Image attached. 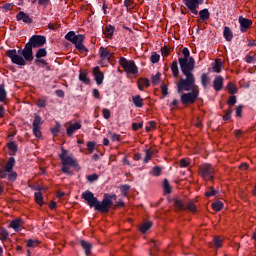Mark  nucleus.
<instances>
[{
    "instance_id": "obj_9",
    "label": "nucleus",
    "mask_w": 256,
    "mask_h": 256,
    "mask_svg": "<svg viewBox=\"0 0 256 256\" xmlns=\"http://www.w3.org/2000/svg\"><path fill=\"white\" fill-rule=\"evenodd\" d=\"M6 55L9 57V59H11L12 63H15V65H26V62L22 56L23 54H20L19 50H8Z\"/></svg>"
},
{
    "instance_id": "obj_64",
    "label": "nucleus",
    "mask_w": 256,
    "mask_h": 256,
    "mask_svg": "<svg viewBox=\"0 0 256 256\" xmlns=\"http://www.w3.org/2000/svg\"><path fill=\"white\" fill-rule=\"evenodd\" d=\"M45 105H47V102H45V100L39 99V100L37 101V106H38V107H45Z\"/></svg>"
},
{
    "instance_id": "obj_58",
    "label": "nucleus",
    "mask_w": 256,
    "mask_h": 256,
    "mask_svg": "<svg viewBox=\"0 0 256 256\" xmlns=\"http://www.w3.org/2000/svg\"><path fill=\"white\" fill-rule=\"evenodd\" d=\"M121 191H122V195L126 196L128 191H129V186L127 185H124V186H121Z\"/></svg>"
},
{
    "instance_id": "obj_43",
    "label": "nucleus",
    "mask_w": 256,
    "mask_h": 256,
    "mask_svg": "<svg viewBox=\"0 0 256 256\" xmlns=\"http://www.w3.org/2000/svg\"><path fill=\"white\" fill-rule=\"evenodd\" d=\"M61 130V124H59V122L56 123V126H54L51 131H52V135H57V133H59V131Z\"/></svg>"
},
{
    "instance_id": "obj_48",
    "label": "nucleus",
    "mask_w": 256,
    "mask_h": 256,
    "mask_svg": "<svg viewBox=\"0 0 256 256\" xmlns=\"http://www.w3.org/2000/svg\"><path fill=\"white\" fill-rule=\"evenodd\" d=\"M152 175L159 177V175H161V168H159V166L154 167L152 170Z\"/></svg>"
},
{
    "instance_id": "obj_46",
    "label": "nucleus",
    "mask_w": 256,
    "mask_h": 256,
    "mask_svg": "<svg viewBox=\"0 0 256 256\" xmlns=\"http://www.w3.org/2000/svg\"><path fill=\"white\" fill-rule=\"evenodd\" d=\"M111 141H121V135L117 133L110 134Z\"/></svg>"
},
{
    "instance_id": "obj_52",
    "label": "nucleus",
    "mask_w": 256,
    "mask_h": 256,
    "mask_svg": "<svg viewBox=\"0 0 256 256\" xmlns=\"http://www.w3.org/2000/svg\"><path fill=\"white\" fill-rule=\"evenodd\" d=\"M102 114L104 119H109V117H111V111H109V109H103Z\"/></svg>"
},
{
    "instance_id": "obj_41",
    "label": "nucleus",
    "mask_w": 256,
    "mask_h": 256,
    "mask_svg": "<svg viewBox=\"0 0 256 256\" xmlns=\"http://www.w3.org/2000/svg\"><path fill=\"white\" fill-rule=\"evenodd\" d=\"M164 193H171V186L169 185V181L167 179L164 180Z\"/></svg>"
},
{
    "instance_id": "obj_26",
    "label": "nucleus",
    "mask_w": 256,
    "mask_h": 256,
    "mask_svg": "<svg viewBox=\"0 0 256 256\" xmlns=\"http://www.w3.org/2000/svg\"><path fill=\"white\" fill-rule=\"evenodd\" d=\"M151 227H153V223L144 222L143 224L140 225L139 229L141 233H147Z\"/></svg>"
},
{
    "instance_id": "obj_39",
    "label": "nucleus",
    "mask_w": 256,
    "mask_h": 256,
    "mask_svg": "<svg viewBox=\"0 0 256 256\" xmlns=\"http://www.w3.org/2000/svg\"><path fill=\"white\" fill-rule=\"evenodd\" d=\"M214 245L219 249L223 245V239H221L219 236H216L214 238Z\"/></svg>"
},
{
    "instance_id": "obj_13",
    "label": "nucleus",
    "mask_w": 256,
    "mask_h": 256,
    "mask_svg": "<svg viewBox=\"0 0 256 256\" xmlns=\"http://www.w3.org/2000/svg\"><path fill=\"white\" fill-rule=\"evenodd\" d=\"M45 43H47V39L44 36L34 35L30 38L29 45H31L34 48H37L43 47Z\"/></svg>"
},
{
    "instance_id": "obj_59",
    "label": "nucleus",
    "mask_w": 256,
    "mask_h": 256,
    "mask_svg": "<svg viewBox=\"0 0 256 256\" xmlns=\"http://www.w3.org/2000/svg\"><path fill=\"white\" fill-rule=\"evenodd\" d=\"M169 53H171L169 48H167V47H163L162 48V55H163V57H168Z\"/></svg>"
},
{
    "instance_id": "obj_18",
    "label": "nucleus",
    "mask_w": 256,
    "mask_h": 256,
    "mask_svg": "<svg viewBox=\"0 0 256 256\" xmlns=\"http://www.w3.org/2000/svg\"><path fill=\"white\" fill-rule=\"evenodd\" d=\"M81 129V123L76 122L74 124H70L69 127L67 128V135L71 137L75 133V131H79Z\"/></svg>"
},
{
    "instance_id": "obj_36",
    "label": "nucleus",
    "mask_w": 256,
    "mask_h": 256,
    "mask_svg": "<svg viewBox=\"0 0 256 256\" xmlns=\"http://www.w3.org/2000/svg\"><path fill=\"white\" fill-rule=\"evenodd\" d=\"M212 208L215 211H221V209H223V203L221 201H216L212 204Z\"/></svg>"
},
{
    "instance_id": "obj_31",
    "label": "nucleus",
    "mask_w": 256,
    "mask_h": 256,
    "mask_svg": "<svg viewBox=\"0 0 256 256\" xmlns=\"http://www.w3.org/2000/svg\"><path fill=\"white\" fill-rule=\"evenodd\" d=\"M39 243H41L39 240L29 239L26 241V247H38Z\"/></svg>"
},
{
    "instance_id": "obj_25",
    "label": "nucleus",
    "mask_w": 256,
    "mask_h": 256,
    "mask_svg": "<svg viewBox=\"0 0 256 256\" xmlns=\"http://www.w3.org/2000/svg\"><path fill=\"white\" fill-rule=\"evenodd\" d=\"M199 17L201 21H208L209 17H211V14L209 13L208 9H203L199 12Z\"/></svg>"
},
{
    "instance_id": "obj_32",
    "label": "nucleus",
    "mask_w": 256,
    "mask_h": 256,
    "mask_svg": "<svg viewBox=\"0 0 256 256\" xmlns=\"http://www.w3.org/2000/svg\"><path fill=\"white\" fill-rule=\"evenodd\" d=\"M171 71H172L174 77H179V67L177 66V62L172 63Z\"/></svg>"
},
{
    "instance_id": "obj_1",
    "label": "nucleus",
    "mask_w": 256,
    "mask_h": 256,
    "mask_svg": "<svg viewBox=\"0 0 256 256\" xmlns=\"http://www.w3.org/2000/svg\"><path fill=\"white\" fill-rule=\"evenodd\" d=\"M81 197L86 201L89 207H94L95 211H100L101 213H108L109 209H111V205H113V201H117V195L105 194L103 201L100 202L93 192L89 190L83 192Z\"/></svg>"
},
{
    "instance_id": "obj_21",
    "label": "nucleus",
    "mask_w": 256,
    "mask_h": 256,
    "mask_svg": "<svg viewBox=\"0 0 256 256\" xmlns=\"http://www.w3.org/2000/svg\"><path fill=\"white\" fill-rule=\"evenodd\" d=\"M214 89L215 91H221L223 89V77L218 76L214 79Z\"/></svg>"
},
{
    "instance_id": "obj_27",
    "label": "nucleus",
    "mask_w": 256,
    "mask_h": 256,
    "mask_svg": "<svg viewBox=\"0 0 256 256\" xmlns=\"http://www.w3.org/2000/svg\"><path fill=\"white\" fill-rule=\"evenodd\" d=\"M103 33L107 38L113 37V33H115V28L111 25L106 26Z\"/></svg>"
},
{
    "instance_id": "obj_4",
    "label": "nucleus",
    "mask_w": 256,
    "mask_h": 256,
    "mask_svg": "<svg viewBox=\"0 0 256 256\" xmlns=\"http://www.w3.org/2000/svg\"><path fill=\"white\" fill-rule=\"evenodd\" d=\"M65 39L70 41V43H73V45H75L76 49H78L80 53H87V51H89L85 45H83V41H85V35H76L73 31H70L65 35Z\"/></svg>"
},
{
    "instance_id": "obj_34",
    "label": "nucleus",
    "mask_w": 256,
    "mask_h": 256,
    "mask_svg": "<svg viewBox=\"0 0 256 256\" xmlns=\"http://www.w3.org/2000/svg\"><path fill=\"white\" fill-rule=\"evenodd\" d=\"M7 99V92L5 91V86L0 85V101Z\"/></svg>"
},
{
    "instance_id": "obj_15",
    "label": "nucleus",
    "mask_w": 256,
    "mask_h": 256,
    "mask_svg": "<svg viewBox=\"0 0 256 256\" xmlns=\"http://www.w3.org/2000/svg\"><path fill=\"white\" fill-rule=\"evenodd\" d=\"M93 75L97 85H101L103 83V79H105V75L103 72H101V70H99V67H95L93 69Z\"/></svg>"
},
{
    "instance_id": "obj_28",
    "label": "nucleus",
    "mask_w": 256,
    "mask_h": 256,
    "mask_svg": "<svg viewBox=\"0 0 256 256\" xmlns=\"http://www.w3.org/2000/svg\"><path fill=\"white\" fill-rule=\"evenodd\" d=\"M34 196H35L36 203L40 205V207H43L45 203L43 202V194L41 192H35Z\"/></svg>"
},
{
    "instance_id": "obj_2",
    "label": "nucleus",
    "mask_w": 256,
    "mask_h": 256,
    "mask_svg": "<svg viewBox=\"0 0 256 256\" xmlns=\"http://www.w3.org/2000/svg\"><path fill=\"white\" fill-rule=\"evenodd\" d=\"M193 69L187 68L186 72L182 70L183 75H185V79L181 78L177 83L178 93L182 91H199V86L195 84V76H193Z\"/></svg>"
},
{
    "instance_id": "obj_55",
    "label": "nucleus",
    "mask_w": 256,
    "mask_h": 256,
    "mask_svg": "<svg viewBox=\"0 0 256 256\" xmlns=\"http://www.w3.org/2000/svg\"><path fill=\"white\" fill-rule=\"evenodd\" d=\"M141 127H143V123H133L132 124L133 131H138V129H141Z\"/></svg>"
},
{
    "instance_id": "obj_47",
    "label": "nucleus",
    "mask_w": 256,
    "mask_h": 256,
    "mask_svg": "<svg viewBox=\"0 0 256 256\" xmlns=\"http://www.w3.org/2000/svg\"><path fill=\"white\" fill-rule=\"evenodd\" d=\"M151 157H153V152L146 150V155H145V163H148L149 161H151Z\"/></svg>"
},
{
    "instance_id": "obj_24",
    "label": "nucleus",
    "mask_w": 256,
    "mask_h": 256,
    "mask_svg": "<svg viewBox=\"0 0 256 256\" xmlns=\"http://www.w3.org/2000/svg\"><path fill=\"white\" fill-rule=\"evenodd\" d=\"M132 102L135 105V107H143V98H141L140 95L132 96Z\"/></svg>"
},
{
    "instance_id": "obj_44",
    "label": "nucleus",
    "mask_w": 256,
    "mask_h": 256,
    "mask_svg": "<svg viewBox=\"0 0 256 256\" xmlns=\"http://www.w3.org/2000/svg\"><path fill=\"white\" fill-rule=\"evenodd\" d=\"M187 209H188V211L195 213V211H197V206H195V204L193 202H189L187 204Z\"/></svg>"
},
{
    "instance_id": "obj_29",
    "label": "nucleus",
    "mask_w": 256,
    "mask_h": 256,
    "mask_svg": "<svg viewBox=\"0 0 256 256\" xmlns=\"http://www.w3.org/2000/svg\"><path fill=\"white\" fill-rule=\"evenodd\" d=\"M224 37H225L226 41H231V39H233V32H231L230 27L224 28Z\"/></svg>"
},
{
    "instance_id": "obj_12",
    "label": "nucleus",
    "mask_w": 256,
    "mask_h": 256,
    "mask_svg": "<svg viewBox=\"0 0 256 256\" xmlns=\"http://www.w3.org/2000/svg\"><path fill=\"white\" fill-rule=\"evenodd\" d=\"M238 23H240V31L241 33H247L249 29H251L253 25V20L243 18V16H240L238 19Z\"/></svg>"
},
{
    "instance_id": "obj_37",
    "label": "nucleus",
    "mask_w": 256,
    "mask_h": 256,
    "mask_svg": "<svg viewBox=\"0 0 256 256\" xmlns=\"http://www.w3.org/2000/svg\"><path fill=\"white\" fill-rule=\"evenodd\" d=\"M201 83L203 87H207V85H209V76H207V74H203L201 76Z\"/></svg>"
},
{
    "instance_id": "obj_40",
    "label": "nucleus",
    "mask_w": 256,
    "mask_h": 256,
    "mask_svg": "<svg viewBox=\"0 0 256 256\" xmlns=\"http://www.w3.org/2000/svg\"><path fill=\"white\" fill-rule=\"evenodd\" d=\"M228 91L229 93H231L232 95H235V93H237V86H235L232 83L228 84Z\"/></svg>"
},
{
    "instance_id": "obj_5",
    "label": "nucleus",
    "mask_w": 256,
    "mask_h": 256,
    "mask_svg": "<svg viewBox=\"0 0 256 256\" xmlns=\"http://www.w3.org/2000/svg\"><path fill=\"white\" fill-rule=\"evenodd\" d=\"M182 54L184 57L178 59L181 71L187 72V69H195V59L190 56L189 49L183 48Z\"/></svg>"
},
{
    "instance_id": "obj_57",
    "label": "nucleus",
    "mask_w": 256,
    "mask_h": 256,
    "mask_svg": "<svg viewBox=\"0 0 256 256\" xmlns=\"http://www.w3.org/2000/svg\"><path fill=\"white\" fill-rule=\"evenodd\" d=\"M124 5L127 7V9H133V0H126Z\"/></svg>"
},
{
    "instance_id": "obj_62",
    "label": "nucleus",
    "mask_w": 256,
    "mask_h": 256,
    "mask_svg": "<svg viewBox=\"0 0 256 256\" xmlns=\"http://www.w3.org/2000/svg\"><path fill=\"white\" fill-rule=\"evenodd\" d=\"M2 9H4V11H11V9H13V4H4Z\"/></svg>"
},
{
    "instance_id": "obj_23",
    "label": "nucleus",
    "mask_w": 256,
    "mask_h": 256,
    "mask_svg": "<svg viewBox=\"0 0 256 256\" xmlns=\"http://www.w3.org/2000/svg\"><path fill=\"white\" fill-rule=\"evenodd\" d=\"M212 69L214 73H219L223 69V61L220 59L215 60Z\"/></svg>"
},
{
    "instance_id": "obj_8",
    "label": "nucleus",
    "mask_w": 256,
    "mask_h": 256,
    "mask_svg": "<svg viewBox=\"0 0 256 256\" xmlns=\"http://www.w3.org/2000/svg\"><path fill=\"white\" fill-rule=\"evenodd\" d=\"M119 64L124 68L126 73H130L131 75H135L137 73V66L133 60H127L124 57H121L119 60Z\"/></svg>"
},
{
    "instance_id": "obj_33",
    "label": "nucleus",
    "mask_w": 256,
    "mask_h": 256,
    "mask_svg": "<svg viewBox=\"0 0 256 256\" xmlns=\"http://www.w3.org/2000/svg\"><path fill=\"white\" fill-rule=\"evenodd\" d=\"M8 149L11 151L10 155H15L17 153V144L14 142L8 143Z\"/></svg>"
},
{
    "instance_id": "obj_10",
    "label": "nucleus",
    "mask_w": 256,
    "mask_h": 256,
    "mask_svg": "<svg viewBox=\"0 0 256 256\" xmlns=\"http://www.w3.org/2000/svg\"><path fill=\"white\" fill-rule=\"evenodd\" d=\"M184 5L193 13V15H198L197 9L199 8V5L203 3V0H183Z\"/></svg>"
},
{
    "instance_id": "obj_30",
    "label": "nucleus",
    "mask_w": 256,
    "mask_h": 256,
    "mask_svg": "<svg viewBox=\"0 0 256 256\" xmlns=\"http://www.w3.org/2000/svg\"><path fill=\"white\" fill-rule=\"evenodd\" d=\"M33 127L41 128V125H43V120L40 118L39 115L35 114L34 121H33Z\"/></svg>"
},
{
    "instance_id": "obj_56",
    "label": "nucleus",
    "mask_w": 256,
    "mask_h": 256,
    "mask_svg": "<svg viewBox=\"0 0 256 256\" xmlns=\"http://www.w3.org/2000/svg\"><path fill=\"white\" fill-rule=\"evenodd\" d=\"M153 129H155V122L154 121H150L149 125L146 126V131H153Z\"/></svg>"
},
{
    "instance_id": "obj_38",
    "label": "nucleus",
    "mask_w": 256,
    "mask_h": 256,
    "mask_svg": "<svg viewBox=\"0 0 256 256\" xmlns=\"http://www.w3.org/2000/svg\"><path fill=\"white\" fill-rule=\"evenodd\" d=\"M79 79L83 83H89V77H87V73L86 72H80Z\"/></svg>"
},
{
    "instance_id": "obj_11",
    "label": "nucleus",
    "mask_w": 256,
    "mask_h": 256,
    "mask_svg": "<svg viewBox=\"0 0 256 256\" xmlns=\"http://www.w3.org/2000/svg\"><path fill=\"white\" fill-rule=\"evenodd\" d=\"M13 167H15V158L11 157L6 166L0 170L1 179L7 178V173H11L13 171Z\"/></svg>"
},
{
    "instance_id": "obj_45",
    "label": "nucleus",
    "mask_w": 256,
    "mask_h": 256,
    "mask_svg": "<svg viewBox=\"0 0 256 256\" xmlns=\"http://www.w3.org/2000/svg\"><path fill=\"white\" fill-rule=\"evenodd\" d=\"M33 134L35 135V137H37L38 139H40V137H41V128H39V127H33Z\"/></svg>"
},
{
    "instance_id": "obj_14",
    "label": "nucleus",
    "mask_w": 256,
    "mask_h": 256,
    "mask_svg": "<svg viewBox=\"0 0 256 256\" xmlns=\"http://www.w3.org/2000/svg\"><path fill=\"white\" fill-rule=\"evenodd\" d=\"M19 54L23 56L26 61H33V47L29 44L25 46L23 50H19Z\"/></svg>"
},
{
    "instance_id": "obj_3",
    "label": "nucleus",
    "mask_w": 256,
    "mask_h": 256,
    "mask_svg": "<svg viewBox=\"0 0 256 256\" xmlns=\"http://www.w3.org/2000/svg\"><path fill=\"white\" fill-rule=\"evenodd\" d=\"M62 163V171L66 175H71V167H77V160L69 154V151L62 148V153L59 154Z\"/></svg>"
},
{
    "instance_id": "obj_63",
    "label": "nucleus",
    "mask_w": 256,
    "mask_h": 256,
    "mask_svg": "<svg viewBox=\"0 0 256 256\" xmlns=\"http://www.w3.org/2000/svg\"><path fill=\"white\" fill-rule=\"evenodd\" d=\"M205 195L206 197H213V195H215V190L210 188V190L206 191Z\"/></svg>"
},
{
    "instance_id": "obj_50",
    "label": "nucleus",
    "mask_w": 256,
    "mask_h": 256,
    "mask_svg": "<svg viewBox=\"0 0 256 256\" xmlns=\"http://www.w3.org/2000/svg\"><path fill=\"white\" fill-rule=\"evenodd\" d=\"M87 149L90 153H93V151H95V143L94 142H88L87 143Z\"/></svg>"
},
{
    "instance_id": "obj_7",
    "label": "nucleus",
    "mask_w": 256,
    "mask_h": 256,
    "mask_svg": "<svg viewBox=\"0 0 256 256\" xmlns=\"http://www.w3.org/2000/svg\"><path fill=\"white\" fill-rule=\"evenodd\" d=\"M200 175L204 181H213L215 175V168L211 164H203L200 167Z\"/></svg>"
},
{
    "instance_id": "obj_6",
    "label": "nucleus",
    "mask_w": 256,
    "mask_h": 256,
    "mask_svg": "<svg viewBox=\"0 0 256 256\" xmlns=\"http://www.w3.org/2000/svg\"><path fill=\"white\" fill-rule=\"evenodd\" d=\"M199 97V90H192L188 93H182L180 96V101L182 105H193L197 98Z\"/></svg>"
},
{
    "instance_id": "obj_49",
    "label": "nucleus",
    "mask_w": 256,
    "mask_h": 256,
    "mask_svg": "<svg viewBox=\"0 0 256 256\" xmlns=\"http://www.w3.org/2000/svg\"><path fill=\"white\" fill-rule=\"evenodd\" d=\"M159 54H157V53H152V55H151V62L152 63H158L159 62Z\"/></svg>"
},
{
    "instance_id": "obj_19",
    "label": "nucleus",
    "mask_w": 256,
    "mask_h": 256,
    "mask_svg": "<svg viewBox=\"0 0 256 256\" xmlns=\"http://www.w3.org/2000/svg\"><path fill=\"white\" fill-rule=\"evenodd\" d=\"M10 227L14 229V231H21V229H23V220L21 219L13 220L10 223Z\"/></svg>"
},
{
    "instance_id": "obj_53",
    "label": "nucleus",
    "mask_w": 256,
    "mask_h": 256,
    "mask_svg": "<svg viewBox=\"0 0 256 256\" xmlns=\"http://www.w3.org/2000/svg\"><path fill=\"white\" fill-rule=\"evenodd\" d=\"M190 163L187 159L183 158L180 160V167H189Z\"/></svg>"
},
{
    "instance_id": "obj_16",
    "label": "nucleus",
    "mask_w": 256,
    "mask_h": 256,
    "mask_svg": "<svg viewBox=\"0 0 256 256\" xmlns=\"http://www.w3.org/2000/svg\"><path fill=\"white\" fill-rule=\"evenodd\" d=\"M99 55L101 59H106L107 61H109V59L113 57V52H111L109 48L100 47Z\"/></svg>"
},
{
    "instance_id": "obj_17",
    "label": "nucleus",
    "mask_w": 256,
    "mask_h": 256,
    "mask_svg": "<svg viewBox=\"0 0 256 256\" xmlns=\"http://www.w3.org/2000/svg\"><path fill=\"white\" fill-rule=\"evenodd\" d=\"M16 19L17 21H23V23H27V24L33 23V20L31 19V17L23 11L17 14Z\"/></svg>"
},
{
    "instance_id": "obj_54",
    "label": "nucleus",
    "mask_w": 256,
    "mask_h": 256,
    "mask_svg": "<svg viewBox=\"0 0 256 256\" xmlns=\"http://www.w3.org/2000/svg\"><path fill=\"white\" fill-rule=\"evenodd\" d=\"M8 179L10 181H15L17 179V173L16 172H10V174H8Z\"/></svg>"
},
{
    "instance_id": "obj_61",
    "label": "nucleus",
    "mask_w": 256,
    "mask_h": 256,
    "mask_svg": "<svg viewBox=\"0 0 256 256\" xmlns=\"http://www.w3.org/2000/svg\"><path fill=\"white\" fill-rule=\"evenodd\" d=\"M161 91H162V94L164 95V97L167 96L168 93H169V92L167 91V85L162 84V85H161Z\"/></svg>"
},
{
    "instance_id": "obj_42",
    "label": "nucleus",
    "mask_w": 256,
    "mask_h": 256,
    "mask_svg": "<svg viewBox=\"0 0 256 256\" xmlns=\"http://www.w3.org/2000/svg\"><path fill=\"white\" fill-rule=\"evenodd\" d=\"M160 79H161V74H160V73H157L156 75L152 76V83H153L154 85H158Z\"/></svg>"
},
{
    "instance_id": "obj_20",
    "label": "nucleus",
    "mask_w": 256,
    "mask_h": 256,
    "mask_svg": "<svg viewBox=\"0 0 256 256\" xmlns=\"http://www.w3.org/2000/svg\"><path fill=\"white\" fill-rule=\"evenodd\" d=\"M80 244L85 251V255L87 256L91 255V249H93V245L85 240H81Z\"/></svg>"
},
{
    "instance_id": "obj_35",
    "label": "nucleus",
    "mask_w": 256,
    "mask_h": 256,
    "mask_svg": "<svg viewBox=\"0 0 256 256\" xmlns=\"http://www.w3.org/2000/svg\"><path fill=\"white\" fill-rule=\"evenodd\" d=\"M37 59H41V57H47V50L45 48L39 49L36 53Z\"/></svg>"
},
{
    "instance_id": "obj_60",
    "label": "nucleus",
    "mask_w": 256,
    "mask_h": 256,
    "mask_svg": "<svg viewBox=\"0 0 256 256\" xmlns=\"http://www.w3.org/2000/svg\"><path fill=\"white\" fill-rule=\"evenodd\" d=\"M237 103V98L235 96H231L228 100V105H235Z\"/></svg>"
},
{
    "instance_id": "obj_22",
    "label": "nucleus",
    "mask_w": 256,
    "mask_h": 256,
    "mask_svg": "<svg viewBox=\"0 0 256 256\" xmlns=\"http://www.w3.org/2000/svg\"><path fill=\"white\" fill-rule=\"evenodd\" d=\"M138 88L140 91H143L145 88L149 87L150 82L148 79L141 78L137 82Z\"/></svg>"
},
{
    "instance_id": "obj_51",
    "label": "nucleus",
    "mask_w": 256,
    "mask_h": 256,
    "mask_svg": "<svg viewBox=\"0 0 256 256\" xmlns=\"http://www.w3.org/2000/svg\"><path fill=\"white\" fill-rule=\"evenodd\" d=\"M87 179L90 183H93V181H97V179H99V176L97 174H92L87 176Z\"/></svg>"
}]
</instances>
